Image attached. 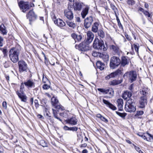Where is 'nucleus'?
<instances>
[{
  "label": "nucleus",
  "mask_w": 153,
  "mask_h": 153,
  "mask_svg": "<svg viewBox=\"0 0 153 153\" xmlns=\"http://www.w3.org/2000/svg\"><path fill=\"white\" fill-rule=\"evenodd\" d=\"M42 81L44 83H47V82H50L48 79L46 77H45L44 76H43Z\"/></svg>",
  "instance_id": "53"
},
{
  "label": "nucleus",
  "mask_w": 153,
  "mask_h": 153,
  "mask_svg": "<svg viewBox=\"0 0 153 153\" xmlns=\"http://www.w3.org/2000/svg\"><path fill=\"white\" fill-rule=\"evenodd\" d=\"M125 35L126 37V38L128 40L130 41L131 40V38L127 34L125 33Z\"/></svg>",
  "instance_id": "62"
},
{
  "label": "nucleus",
  "mask_w": 153,
  "mask_h": 153,
  "mask_svg": "<svg viewBox=\"0 0 153 153\" xmlns=\"http://www.w3.org/2000/svg\"><path fill=\"white\" fill-rule=\"evenodd\" d=\"M1 50L2 51V52L4 55V56H7V49L6 48H1Z\"/></svg>",
  "instance_id": "51"
},
{
  "label": "nucleus",
  "mask_w": 153,
  "mask_h": 153,
  "mask_svg": "<svg viewBox=\"0 0 153 153\" xmlns=\"http://www.w3.org/2000/svg\"><path fill=\"white\" fill-rule=\"evenodd\" d=\"M50 88V86L47 84H45L42 86V88L44 89H48Z\"/></svg>",
  "instance_id": "55"
},
{
  "label": "nucleus",
  "mask_w": 153,
  "mask_h": 153,
  "mask_svg": "<svg viewBox=\"0 0 153 153\" xmlns=\"http://www.w3.org/2000/svg\"><path fill=\"white\" fill-rule=\"evenodd\" d=\"M89 8L88 7H85L81 12V15L82 18L84 19L88 13Z\"/></svg>",
  "instance_id": "24"
},
{
  "label": "nucleus",
  "mask_w": 153,
  "mask_h": 153,
  "mask_svg": "<svg viewBox=\"0 0 153 153\" xmlns=\"http://www.w3.org/2000/svg\"><path fill=\"white\" fill-rule=\"evenodd\" d=\"M53 21L55 24H57V25L60 27H63L65 25V23L60 19L53 20Z\"/></svg>",
  "instance_id": "18"
},
{
  "label": "nucleus",
  "mask_w": 153,
  "mask_h": 153,
  "mask_svg": "<svg viewBox=\"0 0 153 153\" xmlns=\"http://www.w3.org/2000/svg\"><path fill=\"white\" fill-rule=\"evenodd\" d=\"M0 31L1 33L3 35H6L7 31L6 30V27L4 24H2L0 26Z\"/></svg>",
  "instance_id": "30"
},
{
  "label": "nucleus",
  "mask_w": 153,
  "mask_h": 153,
  "mask_svg": "<svg viewBox=\"0 0 153 153\" xmlns=\"http://www.w3.org/2000/svg\"><path fill=\"white\" fill-rule=\"evenodd\" d=\"M133 46L134 48L135 51L137 52L138 53L139 47V44H133Z\"/></svg>",
  "instance_id": "49"
},
{
  "label": "nucleus",
  "mask_w": 153,
  "mask_h": 153,
  "mask_svg": "<svg viewBox=\"0 0 153 153\" xmlns=\"http://www.w3.org/2000/svg\"><path fill=\"white\" fill-rule=\"evenodd\" d=\"M65 121L66 123L71 126H74L77 124L78 120L75 117H72L67 119Z\"/></svg>",
  "instance_id": "12"
},
{
  "label": "nucleus",
  "mask_w": 153,
  "mask_h": 153,
  "mask_svg": "<svg viewBox=\"0 0 153 153\" xmlns=\"http://www.w3.org/2000/svg\"><path fill=\"white\" fill-rule=\"evenodd\" d=\"M34 102L35 104V107L36 108L38 107H39V104L37 100H35L34 101Z\"/></svg>",
  "instance_id": "63"
},
{
  "label": "nucleus",
  "mask_w": 153,
  "mask_h": 153,
  "mask_svg": "<svg viewBox=\"0 0 153 153\" xmlns=\"http://www.w3.org/2000/svg\"><path fill=\"white\" fill-rule=\"evenodd\" d=\"M110 48L115 53L118 54L120 53V49L119 48L117 45H112L110 46Z\"/></svg>",
  "instance_id": "23"
},
{
  "label": "nucleus",
  "mask_w": 153,
  "mask_h": 153,
  "mask_svg": "<svg viewBox=\"0 0 153 153\" xmlns=\"http://www.w3.org/2000/svg\"><path fill=\"white\" fill-rule=\"evenodd\" d=\"M67 24L70 27L74 29L76 26V25L74 23L69 21H66V22Z\"/></svg>",
  "instance_id": "35"
},
{
  "label": "nucleus",
  "mask_w": 153,
  "mask_h": 153,
  "mask_svg": "<svg viewBox=\"0 0 153 153\" xmlns=\"http://www.w3.org/2000/svg\"><path fill=\"white\" fill-rule=\"evenodd\" d=\"M97 117L100 118L101 120L104 122L105 123H107L108 121L107 119L102 116L100 114H97Z\"/></svg>",
  "instance_id": "38"
},
{
  "label": "nucleus",
  "mask_w": 153,
  "mask_h": 153,
  "mask_svg": "<svg viewBox=\"0 0 153 153\" xmlns=\"http://www.w3.org/2000/svg\"><path fill=\"white\" fill-rule=\"evenodd\" d=\"M73 9L72 4H68V7L64 10L65 16L69 20H71L74 18V14L72 10Z\"/></svg>",
  "instance_id": "6"
},
{
  "label": "nucleus",
  "mask_w": 153,
  "mask_h": 153,
  "mask_svg": "<svg viewBox=\"0 0 153 153\" xmlns=\"http://www.w3.org/2000/svg\"><path fill=\"white\" fill-rule=\"evenodd\" d=\"M47 102V100L45 99H43L41 100V104H42V105L45 106L46 105Z\"/></svg>",
  "instance_id": "50"
},
{
  "label": "nucleus",
  "mask_w": 153,
  "mask_h": 153,
  "mask_svg": "<svg viewBox=\"0 0 153 153\" xmlns=\"http://www.w3.org/2000/svg\"><path fill=\"white\" fill-rule=\"evenodd\" d=\"M102 101L103 102L107 105V106L108 107L110 108L112 110H115L117 109V108L108 101L103 99L102 100Z\"/></svg>",
  "instance_id": "19"
},
{
  "label": "nucleus",
  "mask_w": 153,
  "mask_h": 153,
  "mask_svg": "<svg viewBox=\"0 0 153 153\" xmlns=\"http://www.w3.org/2000/svg\"><path fill=\"white\" fill-rule=\"evenodd\" d=\"M78 130V127L76 126L70 127V131H76Z\"/></svg>",
  "instance_id": "56"
},
{
  "label": "nucleus",
  "mask_w": 153,
  "mask_h": 153,
  "mask_svg": "<svg viewBox=\"0 0 153 153\" xmlns=\"http://www.w3.org/2000/svg\"><path fill=\"white\" fill-rule=\"evenodd\" d=\"M87 38L85 39V42L87 44L90 43L93 40L94 37V35L93 33L90 31H88L87 33Z\"/></svg>",
  "instance_id": "13"
},
{
  "label": "nucleus",
  "mask_w": 153,
  "mask_h": 153,
  "mask_svg": "<svg viewBox=\"0 0 153 153\" xmlns=\"http://www.w3.org/2000/svg\"><path fill=\"white\" fill-rule=\"evenodd\" d=\"M2 106L5 109L7 108V102L6 101H4L3 102Z\"/></svg>",
  "instance_id": "64"
},
{
  "label": "nucleus",
  "mask_w": 153,
  "mask_h": 153,
  "mask_svg": "<svg viewBox=\"0 0 153 153\" xmlns=\"http://www.w3.org/2000/svg\"><path fill=\"white\" fill-rule=\"evenodd\" d=\"M54 108L56 109V111H63L64 110V108L61 105H59V104L55 106Z\"/></svg>",
  "instance_id": "36"
},
{
  "label": "nucleus",
  "mask_w": 153,
  "mask_h": 153,
  "mask_svg": "<svg viewBox=\"0 0 153 153\" xmlns=\"http://www.w3.org/2000/svg\"><path fill=\"white\" fill-rule=\"evenodd\" d=\"M19 53V50L16 48L13 47L10 49L9 56L10 60L13 63H16L18 61Z\"/></svg>",
  "instance_id": "1"
},
{
  "label": "nucleus",
  "mask_w": 153,
  "mask_h": 153,
  "mask_svg": "<svg viewBox=\"0 0 153 153\" xmlns=\"http://www.w3.org/2000/svg\"><path fill=\"white\" fill-rule=\"evenodd\" d=\"M26 17L29 20V24L32 25V23L36 19L37 16L35 14L33 9L28 12L26 15Z\"/></svg>",
  "instance_id": "7"
},
{
  "label": "nucleus",
  "mask_w": 153,
  "mask_h": 153,
  "mask_svg": "<svg viewBox=\"0 0 153 153\" xmlns=\"http://www.w3.org/2000/svg\"><path fill=\"white\" fill-rule=\"evenodd\" d=\"M116 112L118 115L123 118H124L125 116L127 115V114L125 113H121L118 111H116Z\"/></svg>",
  "instance_id": "40"
},
{
  "label": "nucleus",
  "mask_w": 153,
  "mask_h": 153,
  "mask_svg": "<svg viewBox=\"0 0 153 153\" xmlns=\"http://www.w3.org/2000/svg\"><path fill=\"white\" fill-rule=\"evenodd\" d=\"M109 91L108 93H106V94H110L111 96H112L114 94V91H113L112 89H107Z\"/></svg>",
  "instance_id": "57"
},
{
  "label": "nucleus",
  "mask_w": 153,
  "mask_h": 153,
  "mask_svg": "<svg viewBox=\"0 0 153 153\" xmlns=\"http://www.w3.org/2000/svg\"><path fill=\"white\" fill-rule=\"evenodd\" d=\"M93 18L91 16H89L87 17L84 20V27L87 29L90 27L92 23L93 22Z\"/></svg>",
  "instance_id": "11"
},
{
  "label": "nucleus",
  "mask_w": 153,
  "mask_h": 153,
  "mask_svg": "<svg viewBox=\"0 0 153 153\" xmlns=\"http://www.w3.org/2000/svg\"><path fill=\"white\" fill-rule=\"evenodd\" d=\"M143 13L146 16H147L148 17H150V14L149 13L146 11H145Z\"/></svg>",
  "instance_id": "59"
},
{
  "label": "nucleus",
  "mask_w": 153,
  "mask_h": 153,
  "mask_svg": "<svg viewBox=\"0 0 153 153\" xmlns=\"http://www.w3.org/2000/svg\"><path fill=\"white\" fill-rule=\"evenodd\" d=\"M125 109L127 112L130 113L134 112L136 109L135 100L131 98L128 99L126 102Z\"/></svg>",
  "instance_id": "2"
},
{
  "label": "nucleus",
  "mask_w": 153,
  "mask_h": 153,
  "mask_svg": "<svg viewBox=\"0 0 153 153\" xmlns=\"http://www.w3.org/2000/svg\"><path fill=\"white\" fill-rule=\"evenodd\" d=\"M73 2L72 6L74 11L76 12H80L83 7V3L79 0H74L72 1Z\"/></svg>",
  "instance_id": "5"
},
{
  "label": "nucleus",
  "mask_w": 153,
  "mask_h": 153,
  "mask_svg": "<svg viewBox=\"0 0 153 153\" xmlns=\"http://www.w3.org/2000/svg\"><path fill=\"white\" fill-rule=\"evenodd\" d=\"M16 94L18 96L19 98L22 101L24 102H26L27 100V97L26 95L25 94L20 93L19 92L17 91H16Z\"/></svg>",
  "instance_id": "17"
},
{
  "label": "nucleus",
  "mask_w": 153,
  "mask_h": 153,
  "mask_svg": "<svg viewBox=\"0 0 153 153\" xmlns=\"http://www.w3.org/2000/svg\"><path fill=\"white\" fill-rule=\"evenodd\" d=\"M127 3L129 5L132 6L135 4V1L133 0H128Z\"/></svg>",
  "instance_id": "48"
},
{
  "label": "nucleus",
  "mask_w": 153,
  "mask_h": 153,
  "mask_svg": "<svg viewBox=\"0 0 153 153\" xmlns=\"http://www.w3.org/2000/svg\"><path fill=\"white\" fill-rule=\"evenodd\" d=\"M96 65L97 68H99L101 70H102L104 69V63L100 61H98L97 62Z\"/></svg>",
  "instance_id": "29"
},
{
  "label": "nucleus",
  "mask_w": 153,
  "mask_h": 153,
  "mask_svg": "<svg viewBox=\"0 0 153 153\" xmlns=\"http://www.w3.org/2000/svg\"><path fill=\"white\" fill-rule=\"evenodd\" d=\"M116 19L117 20V21L118 23V25L119 27L120 28H123L122 25L120 23V19H119L118 17H117V18H116Z\"/></svg>",
  "instance_id": "52"
},
{
  "label": "nucleus",
  "mask_w": 153,
  "mask_h": 153,
  "mask_svg": "<svg viewBox=\"0 0 153 153\" xmlns=\"http://www.w3.org/2000/svg\"><path fill=\"white\" fill-rule=\"evenodd\" d=\"M97 90L99 91L102 93H105V94L106 93H108L109 91L107 89H105L102 88H98Z\"/></svg>",
  "instance_id": "46"
},
{
  "label": "nucleus",
  "mask_w": 153,
  "mask_h": 153,
  "mask_svg": "<svg viewBox=\"0 0 153 153\" xmlns=\"http://www.w3.org/2000/svg\"><path fill=\"white\" fill-rule=\"evenodd\" d=\"M111 7L112 9L114 11H117V9L115 6L112 4H111Z\"/></svg>",
  "instance_id": "58"
},
{
  "label": "nucleus",
  "mask_w": 153,
  "mask_h": 153,
  "mask_svg": "<svg viewBox=\"0 0 153 153\" xmlns=\"http://www.w3.org/2000/svg\"><path fill=\"white\" fill-rule=\"evenodd\" d=\"M19 5L21 10L24 13L30 9V6L27 2L20 1L19 4Z\"/></svg>",
  "instance_id": "10"
},
{
  "label": "nucleus",
  "mask_w": 153,
  "mask_h": 153,
  "mask_svg": "<svg viewBox=\"0 0 153 153\" xmlns=\"http://www.w3.org/2000/svg\"><path fill=\"white\" fill-rule=\"evenodd\" d=\"M24 85L27 88H34L35 87V83L33 80L29 79L24 82Z\"/></svg>",
  "instance_id": "14"
},
{
  "label": "nucleus",
  "mask_w": 153,
  "mask_h": 153,
  "mask_svg": "<svg viewBox=\"0 0 153 153\" xmlns=\"http://www.w3.org/2000/svg\"><path fill=\"white\" fill-rule=\"evenodd\" d=\"M114 77L113 73L112 72L110 74L108 75L106 77H105V78L106 80H108L111 78H113Z\"/></svg>",
  "instance_id": "45"
},
{
  "label": "nucleus",
  "mask_w": 153,
  "mask_h": 153,
  "mask_svg": "<svg viewBox=\"0 0 153 153\" xmlns=\"http://www.w3.org/2000/svg\"><path fill=\"white\" fill-rule=\"evenodd\" d=\"M51 103L53 106L54 107L59 104V101L56 97L54 96L52 97L51 99Z\"/></svg>",
  "instance_id": "28"
},
{
  "label": "nucleus",
  "mask_w": 153,
  "mask_h": 153,
  "mask_svg": "<svg viewBox=\"0 0 153 153\" xmlns=\"http://www.w3.org/2000/svg\"><path fill=\"white\" fill-rule=\"evenodd\" d=\"M148 89L147 88H143L140 92V94L142 95L141 97H147V95L148 94Z\"/></svg>",
  "instance_id": "31"
},
{
  "label": "nucleus",
  "mask_w": 153,
  "mask_h": 153,
  "mask_svg": "<svg viewBox=\"0 0 153 153\" xmlns=\"http://www.w3.org/2000/svg\"><path fill=\"white\" fill-rule=\"evenodd\" d=\"M147 98L145 97H141L139 100L140 104V108H144L145 105L147 104Z\"/></svg>",
  "instance_id": "15"
},
{
  "label": "nucleus",
  "mask_w": 153,
  "mask_h": 153,
  "mask_svg": "<svg viewBox=\"0 0 153 153\" xmlns=\"http://www.w3.org/2000/svg\"><path fill=\"white\" fill-rule=\"evenodd\" d=\"M19 71L20 72L24 71L27 72V64L24 61L20 60L18 63Z\"/></svg>",
  "instance_id": "8"
},
{
  "label": "nucleus",
  "mask_w": 153,
  "mask_h": 153,
  "mask_svg": "<svg viewBox=\"0 0 153 153\" xmlns=\"http://www.w3.org/2000/svg\"><path fill=\"white\" fill-rule=\"evenodd\" d=\"M132 145L134 146L136 150L137 151V152H140V148L136 146L134 144H133Z\"/></svg>",
  "instance_id": "61"
},
{
  "label": "nucleus",
  "mask_w": 153,
  "mask_h": 153,
  "mask_svg": "<svg viewBox=\"0 0 153 153\" xmlns=\"http://www.w3.org/2000/svg\"><path fill=\"white\" fill-rule=\"evenodd\" d=\"M120 63L121 60L118 57L113 56L110 59V68L112 69H114L117 67Z\"/></svg>",
  "instance_id": "4"
},
{
  "label": "nucleus",
  "mask_w": 153,
  "mask_h": 153,
  "mask_svg": "<svg viewBox=\"0 0 153 153\" xmlns=\"http://www.w3.org/2000/svg\"><path fill=\"white\" fill-rule=\"evenodd\" d=\"M46 114L45 115V117L48 119L49 120L50 122L52 123L53 122V120L51 114L49 112H47V111H46Z\"/></svg>",
  "instance_id": "34"
},
{
  "label": "nucleus",
  "mask_w": 153,
  "mask_h": 153,
  "mask_svg": "<svg viewBox=\"0 0 153 153\" xmlns=\"http://www.w3.org/2000/svg\"><path fill=\"white\" fill-rule=\"evenodd\" d=\"M40 144L43 147L47 146V142L43 140H41L40 141Z\"/></svg>",
  "instance_id": "41"
},
{
  "label": "nucleus",
  "mask_w": 153,
  "mask_h": 153,
  "mask_svg": "<svg viewBox=\"0 0 153 153\" xmlns=\"http://www.w3.org/2000/svg\"><path fill=\"white\" fill-rule=\"evenodd\" d=\"M88 44H87L85 42H82L79 45H76L75 48L76 49L82 51H85L89 50Z\"/></svg>",
  "instance_id": "9"
},
{
  "label": "nucleus",
  "mask_w": 153,
  "mask_h": 153,
  "mask_svg": "<svg viewBox=\"0 0 153 153\" xmlns=\"http://www.w3.org/2000/svg\"><path fill=\"white\" fill-rule=\"evenodd\" d=\"M128 77L132 82L136 80L137 78V74L135 71H132L128 72Z\"/></svg>",
  "instance_id": "16"
},
{
  "label": "nucleus",
  "mask_w": 153,
  "mask_h": 153,
  "mask_svg": "<svg viewBox=\"0 0 153 153\" xmlns=\"http://www.w3.org/2000/svg\"><path fill=\"white\" fill-rule=\"evenodd\" d=\"M100 54H101V53H100L99 52H97L96 51H94L92 53V56L95 57L99 56L100 58Z\"/></svg>",
  "instance_id": "42"
},
{
  "label": "nucleus",
  "mask_w": 153,
  "mask_h": 153,
  "mask_svg": "<svg viewBox=\"0 0 153 153\" xmlns=\"http://www.w3.org/2000/svg\"><path fill=\"white\" fill-rule=\"evenodd\" d=\"M99 23L97 22H95L92 25L91 30L94 33H96L98 31Z\"/></svg>",
  "instance_id": "25"
},
{
  "label": "nucleus",
  "mask_w": 153,
  "mask_h": 153,
  "mask_svg": "<svg viewBox=\"0 0 153 153\" xmlns=\"http://www.w3.org/2000/svg\"><path fill=\"white\" fill-rule=\"evenodd\" d=\"M24 82H22L21 84V85L20 88V91L22 94L24 93Z\"/></svg>",
  "instance_id": "43"
},
{
  "label": "nucleus",
  "mask_w": 153,
  "mask_h": 153,
  "mask_svg": "<svg viewBox=\"0 0 153 153\" xmlns=\"http://www.w3.org/2000/svg\"><path fill=\"white\" fill-rule=\"evenodd\" d=\"M137 135L140 137H142L144 140H146L148 141L151 142V139L150 137L147 138L146 136L144 135V134H138Z\"/></svg>",
  "instance_id": "39"
},
{
  "label": "nucleus",
  "mask_w": 153,
  "mask_h": 153,
  "mask_svg": "<svg viewBox=\"0 0 153 153\" xmlns=\"http://www.w3.org/2000/svg\"><path fill=\"white\" fill-rule=\"evenodd\" d=\"M3 38L0 36V47H2L3 46Z\"/></svg>",
  "instance_id": "60"
},
{
  "label": "nucleus",
  "mask_w": 153,
  "mask_h": 153,
  "mask_svg": "<svg viewBox=\"0 0 153 153\" xmlns=\"http://www.w3.org/2000/svg\"><path fill=\"white\" fill-rule=\"evenodd\" d=\"M122 81V79L120 80H114L111 81L109 84L111 85L114 86L120 84Z\"/></svg>",
  "instance_id": "27"
},
{
  "label": "nucleus",
  "mask_w": 153,
  "mask_h": 153,
  "mask_svg": "<svg viewBox=\"0 0 153 153\" xmlns=\"http://www.w3.org/2000/svg\"><path fill=\"white\" fill-rule=\"evenodd\" d=\"M71 36L75 40V42H79L82 38V37L81 35H78L75 33L71 34Z\"/></svg>",
  "instance_id": "20"
},
{
  "label": "nucleus",
  "mask_w": 153,
  "mask_h": 153,
  "mask_svg": "<svg viewBox=\"0 0 153 153\" xmlns=\"http://www.w3.org/2000/svg\"><path fill=\"white\" fill-rule=\"evenodd\" d=\"M53 112V114L55 118H56L60 121H62L59 118V117H58L57 116V115L56 114H55V113L56 112V110L54 109H52Z\"/></svg>",
  "instance_id": "47"
},
{
  "label": "nucleus",
  "mask_w": 153,
  "mask_h": 153,
  "mask_svg": "<svg viewBox=\"0 0 153 153\" xmlns=\"http://www.w3.org/2000/svg\"><path fill=\"white\" fill-rule=\"evenodd\" d=\"M93 46L94 49L99 51H105L107 49V48L105 46L103 41L100 40L97 38L94 39Z\"/></svg>",
  "instance_id": "3"
},
{
  "label": "nucleus",
  "mask_w": 153,
  "mask_h": 153,
  "mask_svg": "<svg viewBox=\"0 0 153 153\" xmlns=\"http://www.w3.org/2000/svg\"><path fill=\"white\" fill-rule=\"evenodd\" d=\"M123 68H120L116 71L115 72H113L114 77L117 75H122L123 74Z\"/></svg>",
  "instance_id": "26"
},
{
  "label": "nucleus",
  "mask_w": 153,
  "mask_h": 153,
  "mask_svg": "<svg viewBox=\"0 0 153 153\" xmlns=\"http://www.w3.org/2000/svg\"><path fill=\"white\" fill-rule=\"evenodd\" d=\"M100 58H102L104 60V61H107L108 60L109 56L106 53H102L100 54Z\"/></svg>",
  "instance_id": "33"
},
{
  "label": "nucleus",
  "mask_w": 153,
  "mask_h": 153,
  "mask_svg": "<svg viewBox=\"0 0 153 153\" xmlns=\"http://www.w3.org/2000/svg\"><path fill=\"white\" fill-rule=\"evenodd\" d=\"M132 95V93L131 92L127 91L124 92L122 95V97L124 100H126L128 98L130 99Z\"/></svg>",
  "instance_id": "21"
},
{
  "label": "nucleus",
  "mask_w": 153,
  "mask_h": 153,
  "mask_svg": "<svg viewBox=\"0 0 153 153\" xmlns=\"http://www.w3.org/2000/svg\"><path fill=\"white\" fill-rule=\"evenodd\" d=\"M114 77L113 73L112 72L110 74L108 75L106 77H105V78L106 80H108L111 78H113Z\"/></svg>",
  "instance_id": "44"
},
{
  "label": "nucleus",
  "mask_w": 153,
  "mask_h": 153,
  "mask_svg": "<svg viewBox=\"0 0 153 153\" xmlns=\"http://www.w3.org/2000/svg\"><path fill=\"white\" fill-rule=\"evenodd\" d=\"M98 34L99 36L102 38L105 37V33L102 30H99L98 31Z\"/></svg>",
  "instance_id": "37"
},
{
  "label": "nucleus",
  "mask_w": 153,
  "mask_h": 153,
  "mask_svg": "<svg viewBox=\"0 0 153 153\" xmlns=\"http://www.w3.org/2000/svg\"><path fill=\"white\" fill-rule=\"evenodd\" d=\"M117 106L119 110L121 111L123 110V100L122 99H119L117 100Z\"/></svg>",
  "instance_id": "22"
},
{
  "label": "nucleus",
  "mask_w": 153,
  "mask_h": 153,
  "mask_svg": "<svg viewBox=\"0 0 153 153\" xmlns=\"http://www.w3.org/2000/svg\"><path fill=\"white\" fill-rule=\"evenodd\" d=\"M59 115L65 118H66L67 117V114L66 112H60L59 113Z\"/></svg>",
  "instance_id": "54"
},
{
  "label": "nucleus",
  "mask_w": 153,
  "mask_h": 153,
  "mask_svg": "<svg viewBox=\"0 0 153 153\" xmlns=\"http://www.w3.org/2000/svg\"><path fill=\"white\" fill-rule=\"evenodd\" d=\"M120 64L123 67H124L126 65L128 64L127 59L125 56L123 57L122 58Z\"/></svg>",
  "instance_id": "32"
}]
</instances>
